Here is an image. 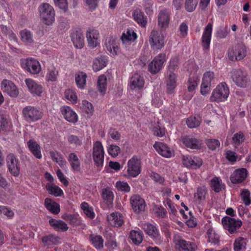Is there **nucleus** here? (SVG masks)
<instances>
[{"mask_svg":"<svg viewBox=\"0 0 251 251\" xmlns=\"http://www.w3.org/2000/svg\"><path fill=\"white\" fill-rule=\"evenodd\" d=\"M39 16L42 22L48 25H52L55 21V11L48 3H42L38 8Z\"/></svg>","mask_w":251,"mask_h":251,"instance_id":"nucleus-1","label":"nucleus"},{"mask_svg":"<svg viewBox=\"0 0 251 251\" xmlns=\"http://www.w3.org/2000/svg\"><path fill=\"white\" fill-rule=\"evenodd\" d=\"M22 115L24 120L28 123L37 122L42 119L43 113L35 106L28 105L22 110Z\"/></svg>","mask_w":251,"mask_h":251,"instance_id":"nucleus-2","label":"nucleus"},{"mask_svg":"<svg viewBox=\"0 0 251 251\" xmlns=\"http://www.w3.org/2000/svg\"><path fill=\"white\" fill-rule=\"evenodd\" d=\"M20 64L23 69L32 75L38 74L41 71L39 62L32 57L21 59Z\"/></svg>","mask_w":251,"mask_h":251,"instance_id":"nucleus-3","label":"nucleus"},{"mask_svg":"<svg viewBox=\"0 0 251 251\" xmlns=\"http://www.w3.org/2000/svg\"><path fill=\"white\" fill-rule=\"evenodd\" d=\"M145 233L149 235L155 244L160 245L163 243V238L161 236L156 224L145 223L142 226Z\"/></svg>","mask_w":251,"mask_h":251,"instance_id":"nucleus-4","label":"nucleus"},{"mask_svg":"<svg viewBox=\"0 0 251 251\" xmlns=\"http://www.w3.org/2000/svg\"><path fill=\"white\" fill-rule=\"evenodd\" d=\"M141 171V159L136 155L133 156L127 162L126 173L128 177H135Z\"/></svg>","mask_w":251,"mask_h":251,"instance_id":"nucleus-5","label":"nucleus"},{"mask_svg":"<svg viewBox=\"0 0 251 251\" xmlns=\"http://www.w3.org/2000/svg\"><path fill=\"white\" fill-rule=\"evenodd\" d=\"M164 39L162 33L155 30H152L149 39L151 48L154 50H160L164 46Z\"/></svg>","mask_w":251,"mask_h":251,"instance_id":"nucleus-6","label":"nucleus"},{"mask_svg":"<svg viewBox=\"0 0 251 251\" xmlns=\"http://www.w3.org/2000/svg\"><path fill=\"white\" fill-rule=\"evenodd\" d=\"M174 242L177 251H197L198 249L195 243L186 241L179 236H175Z\"/></svg>","mask_w":251,"mask_h":251,"instance_id":"nucleus-7","label":"nucleus"},{"mask_svg":"<svg viewBox=\"0 0 251 251\" xmlns=\"http://www.w3.org/2000/svg\"><path fill=\"white\" fill-rule=\"evenodd\" d=\"M93 159L98 167H102L103 165L104 151L101 143L96 141L93 144Z\"/></svg>","mask_w":251,"mask_h":251,"instance_id":"nucleus-8","label":"nucleus"},{"mask_svg":"<svg viewBox=\"0 0 251 251\" xmlns=\"http://www.w3.org/2000/svg\"><path fill=\"white\" fill-rule=\"evenodd\" d=\"M222 223L224 228L230 234H234L237 232L242 225V222L240 220L229 217H225L222 220Z\"/></svg>","mask_w":251,"mask_h":251,"instance_id":"nucleus-9","label":"nucleus"},{"mask_svg":"<svg viewBox=\"0 0 251 251\" xmlns=\"http://www.w3.org/2000/svg\"><path fill=\"white\" fill-rule=\"evenodd\" d=\"M246 49L245 45L239 44L234 48L228 50V57L231 61H237L243 59L246 55Z\"/></svg>","mask_w":251,"mask_h":251,"instance_id":"nucleus-10","label":"nucleus"},{"mask_svg":"<svg viewBox=\"0 0 251 251\" xmlns=\"http://www.w3.org/2000/svg\"><path fill=\"white\" fill-rule=\"evenodd\" d=\"M7 166L10 174L17 177L20 174V162L17 157L13 153L7 155L6 157Z\"/></svg>","mask_w":251,"mask_h":251,"instance_id":"nucleus-11","label":"nucleus"},{"mask_svg":"<svg viewBox=\"0 0 251 251\" xmlns=\"http://www.w3.org/2000/svg\"><path fill=\"white\" fill-rule=\"evenodd\" d=\"M166 60V55L164 53H160L155 57L149 65V70L151 74H156L163 67Z\"/></svg>","mask_w":251,"mask_h":251,"instance_id":"nucleus-12","label":"nucleus"},{"mask_svg":"<svg viewBox=\"0 0 251 251\" xmlns=\"http://www.w3.org/2000/svg\"><path fill=\"white\" fill-rule=\"evenodd\" d=\"M182 162L185 167L196 169L199 168L202 165V160L198 156L183 155Z\"/></svg>","mask_w":251,"mask_h":251,"instance_id":"nucleus-13","label":"nucleus"},{"mask_svg":"<svg viewBox=\"0 0 251 251\" xmlns=\"http://www.w3.org/2000/svg\"><path fill=\"white\" fill-rule=\"evenodd\" d=\"M170 15V12L166 9L159 11L157 17V22L158 25L160 28L166 29L169 27Z\"/></svg>","mask_w":251,"mask_h":251,"instance_id":"nucleus-14","label":"nucleus"},{"mask_svg":"<svg viewBox=\"0 0 251 251\" xmlns=\"http://www.w3.org/2000/svg\"><path fill=\"white\" fill-rule=\"evenodd\" d=\"M153 146L157 152L163 157L169 158L174 155V150L163 143L156 142Z\"/></svg>","mask_w":251,"mask_h":251,"instance_id":"nucleus-15","label":"nucleus"},{"mask_svg":"<svg viewBox=\"0 0 251 251\" xmlns=\"http://www.w3.org/2000/svg\"><path fill=\"white\" fill-rule=\"evenodd\" d=\"M1 90L12 97H16L19 91L15 85L9 79H3L1 82Z\"/></svg>","mask_w":251,"mask_h":251,"instance_id":"nucleus-16","label":"nucleus"},{"mask_svg":"<svg viewBox=\"0 0 251 251\" xmlns=\"http://www.w3.org/2000/svg\"><path fill=\"white\" fill-rule=\"evenodd\" d=\"M60 111L64 119L68 122L73 124L77 122V114L70 106L64 105L61 107Z\"/></svg>","mask_w":251,"mask_h":251,"instance_id":"nucleus-17","label":"nucleus"},{"mask_svg":"<svg viewBox=\"0 0 251 251\" xmlns=\"http://www.w3.org/2000/svg\"><path fill=\"white\" fill-rule=\"evenodd\" d=\"M248 175L247 170L245 168L236 169L230 176V180L232 183H240L244 181Z\"/></svg>","mask_w":251,"mask_h":251,"instance_id":"nucleus-18","label":"nucleus"},{"mask_svg":"<svg viewBox=\"0 0 251 251\" xmlns=\"http://www.w3.org/2000/svg\"><path fill=\"white\" fill-rule=\"evenodd\" d=\"M212 25L208 23L204 28L201 37V44L204 50H208L211 41Z\"/></svg>","mask_w":251,"mask_h":251,"instance_id":"nucleus-19","label":"nucleus"},{"mask_svg":"<svg viewBox=\"0 0 251 251\" xmlns=\"http://www.w3.org/2000/svg\"><path fill=\"white\" fill-rule=\"evenodd\" d=\"M130 202L133 210L137 213L144 211L145 208V202L143 199L138 195L132 196L130 198Z\"/></svg>","mask_w":251,"mask_h":251,"instance_id":"nucleus-20","label":"nucleus"},{"mask_svg":"<svg viewBox=\"0 0 251 251\" xmlns=\"http://www.w3.org/2000/svg\"><path fill=\"white\" fill-rule=\"evenodd\" d=\"M137 38L136 34L132 30H127L126 33H124L121 36V40L123 45L127 50H129L132 48L131 41Z\"/></svg>","mask_w":251,"mask_h":251,"instance_id":"nucleus-21","label":"nucleus"},{"mask_svg":"<svg viewBox=\"0 0 251 251\" xmlns=\"http://www.w3.org/2000/svg\"><path fill=\"white\" fill-rule=\"evenodd\" d=\"M88 46L91 48H96L99 44V32L96 29H89L86 34Z\"/></svg>","mask_w":251,"mask_h":251,"instance_id":"nucleus-22","label":"nucleus"},{"mask_svg":"<svg viewBox=\"0 0 251 251\" xmlns=\"http://www.w3.org/2000/svg\"><path fill=\"white\" fill-rule=\"evenodd\" d=\"M109 224L114 227H120L124 224V219L122 214L119 212H113L107 217Z\"/></svg>","mask_w":251,"mask_h":251,"instance_id":"nucleus-23","label":"nucleus"},{"mask_svg":"<svg viewBox=\"0 0 251 251\" xmlns=\"http://www.w3.org/2000/svg\"><path fill=\"white\" fill-rule=\"evenodd\" d=\"M104 45L107 51L112 56L117 55L120 52V48L117 45L115 40L112 37H108L106 38Z\"/></svg>","mask_w":251,"mask_h":251,"instance_id":"nucleus-24","label":"nucleus"},{"mask_svg":"<svg viewBox=\"0 0 251 251\" xmlns=\"http://www.w3.org/2000/svg\"><path fill=\"white\" fill-rule=\"evenodd\" d=\"M27 146L29 151L36 158L40 159L42 158L41 146L36 141L30 139L27 142Z\"/></svg>","mask_w":251,"mask_h":251,"instance_id":"nucleus-25","label":"nucleus"},{"mask_svg":"<svg viewBox=\"0 0 251 251\" xmlns=\"http://www.w3.org/2000/svg\"><path fill=\"white\" fill-rule=\"evenodd\" d=\"M101 197L108 207L112 206L114 199V194L110 188L107 187L102 189Z\"/></svg>","mask_w":251,"mask_h":251,"instance_id":"nucleus-26","label":"nucleus"},{"mask_svg":"<svg viewBox=\"0 0 251 251\" xmlns=\"http://www.w3.org/2000/svg\"><path fill=\"white\" fill-rule=\"evenodd\" d=\"M44 205L45 207L52 214H57L60 212L59 204L50 198H47L45 200Z\"/></svg>","mask_w":251,"mask_h":251,"instance_id":"nucleus-27","label":"nucleus"},{"mask_svg":"<svg viewBox=\"0 0 251 251\" xmlns=\"http://www.w3.org/2000/svg\"><path fill=\"white\" fill-rule=\"evenodd\" d=\"M108 57L103 55L99 56L93 60V68L95 72L100 71L107 65Z\"/></svg>","mask_w":251,"mask_h":251,"instance_id":"nucleus-28","label":"nucleus"},{"mask_svg":"<svg viewBox=\"0 0 251 251\" xmlns=\"http://www.w3.org/2000/svg\"><path fill=\"white\" fill-rule=\"evenodd\" d=\"M134 20L141 26L145 27L147 24V17L144 13L139 9L135 10L132 13Z\"/></svg>","mask_w":251,"mask_h":251,"instance_id":"nucleus-29","label":"nucleus"},{"mask_svg":"<svg viewBox=\"0 0 251 251\" xmlns=\"http://www.w3.org/2000/svg\"><path fill=\"white\" fill-rule=\"evenodd\" d=\"M72 41L74 46L77 49H81L84 45V36L82 33L77 31L72 33Z\"/></svg>","mask_w":251,"mask_h":251,"instance_id":"nucleus-30","label":"nucleus"},{"mask_svg":"<svg viewBox=\"0 0 251 251\" xmlns=\"http://www.w3.org/2000/svg\"><path fill=\"white\" fill-rule=\"evenodd\" d=\"M68 160L70 164L72 169L74 171H79L80 169V162L75 153H70L69 154Z\"/></svg>","mask_w":251,"mask_h":251,"instance_id":"nucleus-31","label":"nucleus"},{"mask_svg":"<svg viewBox=\"0 0 251 251\" xmlns=\"http://www.w3.org/2000/svg\"><path fill=\"white\" fill-rule=\"evenodd\" d=\"M50 155L52 161L57 163L61 168H66V161L61 153L56 151H50Z\"/></svg>","mask_w":251,"mask_h":251,"instance_id":"nucleus-32","label":"nucleus"},{"mask_svg":"<svg viewBox=\"0 0 251 251\" xmlns=\"http://www.w3.org/2000/svg\"><path fill=\"white\" fill-rule=\"evenodd\" d=\"M25 83L31 93L37 95H40L42 93V87L33 79H25Z\"/></svg>","mask_w":251,"mask_h":251,"instance_id":"nucleus-33","label":"nucleus"},{"mask_svg":"<svg viewBox=\"0 0 251 251\" xmlns=\"http://www.w3.org/2000/svg\"><path fill=\"white\" fill-rule=\"evenodd\" d=\"M182 142L187 147L192 149H199L201 147V143L199 140L188 136L182 138Z\"/></svg>","mask_w":251,"mask_h":251,"instance_id":"nucleus-34","label":"nucleus"},{"mask_svg":"<svg viewBox=\"0 0 251 251\" xmlns=\"http://www.w3.org/2000/svg\"><path fill=\"white\" fill-rule=\"evenodd\" d=\"M49 222L50 226L56 230L65 231L68 229L67 225L62 220L52 218L49 220Z\"/></svg>","mask_w":251,"mask_h":251,"instance_id":"nucleus-35","label":"nucleus"},{"mask_svg":"<svg viewBox=\"0 0 251 251\" xmlns=\"http://www.w3.org/2000/svg\"><path fill=\"white\" fill-rule=\"evenodd\" d=\"M129 238L133 244L136 245H140L143 241V234L142 232L138 230H132L130 232Z\"/></svg>","mask_w":251,"mask_h":251,"instance_id":"nucleus-36","label":"nucleus"},{"mask_svg":"<svg viewBox=\"0 0 251 251\" xmlns=\"http://www.w3.org/2000/svg\"><path fill=\"white\" fill-rule=\"evenodd\" d=\"M20 36L21 40L25 44H31L34 42L32 33L27 29L21 30Z\"/></svg>","mask_w":251,"mask_h":251,"instance_id":"nucleus-37","label":"nucleus"},{"mask_svg":"<svg viewBox=\"0 0 251 251\" xmlns=\"http://www.w3.org/2000/svg\"><path fill=\"white\" fill-rule=\"evenodd\" d=\"M247 240L243 237L237 238L234 244V251H245Z\"/></svg>","mask_w":251,"mask_h":251,"instance_id":"nucleus-38","label":"nucleus"},{"mask_svg":"<svg viewBox=\"0 0 251 251\" xmlns=\"http://www.w3.org/2000/svg\"><path fill=\"white\" fill-rule=\"evenodd\" d=\"M46 188L50 194L55 197L61 196L63 194V191L58 186L53 184L47 183Z\"/></svg>","mask_w":251,"mask_h":251,"instance_id":"nucleus-39","label":"nucleus"},{"mask_svg":"<svg viewBox=\"0 0 251 251\" xmlns=\"http://www.w3.org/2000/svg\"><path fill=\"white\" fill-rule=\"evenodd\" d=\"M82 109L85 116L90 118L94 113V108L91 103L86 100L82 101Z\"/></svg>","mask_w":251,"mask_h":251,"instance_id":"nucleus-40","label":"nucleus"},{"mask_svg":"<svg viewBox=\"0 0 251 251\" xmlns=\"http://www.w3.org/2000/svg\"><path fill=\"white\" fill-rule=\"evenodd\" d=\"M60 238L53 235H49L42 237V241L45 246H50L57 244Z\"/></svg>","mask_w":251,"mask_h":251,"instance_id":"nucleus-41","label":"nucleus"},{"mask_svg":"<svg viewBox=\"0 0 251 251\" xmlns=\"http://www.w3.org/2000/svg\"><path fill=\"white\" fill-rule=\"evenodd\" d=\"M67 140L70 145L77 148L82 145L83 138L75 135H70L68 136Z\"/></svg>","mask_w":251,"mask_h":251,"instance_id":"nucleus-42","label":"nucleus"},{"mask_svg":"<svg viewBox=\"0 0 251 251\" xmlns=\"http://www.w3.org/2000/svg\"><path fill=\"white\" fill-rule=\"evenodd\" d=\"M201 118L199 116H191L186 120V124L189 128H195L200 125Z\"/></svg>","mask_w":251,"mask_h":251,"instance_id":"nucleus-43","label":"nucleus"},{"mask_svg":"<svg viewBox=\"0 0 251 251\" xmlns=\"http://www.w3.org/2000/svg\"><path fill=\"white\" fill-rule=\"evenodd\" d=\"M91 241L94 247L97 249H101L103 247V240L101 236L91 235Z\"/></svg>","mask_w":251,"mask_h":251,"instance_id":"nucleus-44","label":"nucleus"},{"mask_svg":"<svg viewBox=\"0 0 251 251\" xmlns=\"http://www.w3.org/2000/svg\"><path fill=\"white\" fill-rule=\"evenodd\" d=\"M81 208L83 210L85 214L91 219L94 218L95 214L93 208L90 206L88 203L83 202L81 204Z\"/></svg>","mask_w":251,"mask_h":251,"instance_id":"nucleus-45","label":"nucleus"},{"mask_svg":"<svg viewBox=\"0 0 251 251\" xmlns=\"http://www.w3.org/2000/svg\"><path fill=\"white\" fill-rule=\"evenodd\" d=\"M145 84L144 79H133L129 83L132 90L138 91L143 88Z\"/></svg>","mask_w":251,"mask_h":251,"instance_id":"nucleus-46","label":"nucleus"},{"mask_svg":"<svg viewBox=\"0 0 251 251\" xmlns=\"http://www.w3.org/2000/svg\"><path fill=\"white\" fill-rule=\"evenodd\" d=\"M207 235L209 242L214 245H218L219 242V236L215 233L212 228H209L207 231Z\"/></svg>","mask_w":251,"mask_h":251,"instance_id":"nucleus-47","label":"nucleus"},{"mask_svg":"<svg viewBox=\"0 0 251 251\" xmlns=\"http://www.w3.org/2000/svg\"><path fill=\"white\" fill-rule=\"evenodd\" d=\"M232 140L234 147L237 148L238 146L244 142L245 140L244 135L242 132H239L233 135Z\"/></svg>","mask_w":251,"mask_h":251,"instance_id":"nucleus-48","label":"nucleus"},{"mask_svg":"<svg viewBox=\"0 0 251 251\" xmlns=\"http://www.w3.org/2000/svg\"><path fill=\"white\" fill-rule=\"evenodd\" d=\"M206 191L205 187H202L198 188L197 190V192L194 194V197L196 201L200 202L204 200Z\"/></svg>","mask_w":251,"mask_h":251,"instance_id":"nucleus-49","label":"nucleus"},{"mask_svg":"<svg viewBox=\"0 0 251 251\" xmlns=\"http://www.w3.org/2000/svg\"><path fill=\"white\" fill-rule=\"evenodd\" d=\"M65 97L66 99L73 103L75 104L77 103V97L76 93L71 89L66 90L65 92Z\"/></svg>","mask_w":251,"mask_h":251,"instance_id":"nucleus-50","label":"nucleus"},{"mask_svg":"<svg viewBox=\"0 0 251 251\" xmlns=\"http://www.w3.org/2000/svg\"><path fill=\"white\" fill-rule=\"evenodd\" d=\"M229 94V90L226 83H221V101L227 100Z\"/></svg>","mask_w":251,"mask_h":251,"instance_id":"nucleus-51","label":"nucleus"},{"mask_svg":"<svg viewBox=\"0 0 251 251\" xmlns=\"http://www.w3.org/2000/svg\"><path fill=\"white\" fill-rule=\"evenodd\" d=\"M251 193L247 189H244L241 193V197L243 203L246 206H249L251 204Z\"/></svg>","mask_w":251,"mask_h":251,"instance_id":"nucleus-52","label":"nucleus"},{"mask_svg":"<svg viewBox=\"0 0 251 251\" xmlns=\"http://www.w3.org/2000/svg\"><path fill=\"white\" fill-rule=\"evenodd\" d=\"M115 186L120 191L128 193L130 191V187L126 182L119 181L116 183Z\"/></svg>","mask_w":251,"mask_h":251,"instance_id":"nucleus-53","label":"nucleus"},{"mask_svg":"<svg viewBox=\"0 0 251 251\" xmlns=\"http://www.w3.org/2000/svg\"><path fill=\"white\" fill-rule=\"evenodd\" d=\"M153 211L156 216L159 218H164L167 214L166 209L161 206L154 205Z\"/></svg>","mask_w":251,"mask_h":251,"instance_id":"nucleus-54","label":"nucleus"},{"mask_svg":"<svg viewBox=\"0 0 251 251\" xmlns=\"http://www.w3.org/2000/svg\"><path fill=\"white\" fill-rule=\"evenodd\" d=\"M106 80L107 79H98V88L101 95H104L105 94L107 88Z\"/></svg>","mask_w":251,"mask_h":251,"instance_id":"nucleus-55","label":"nucleus"},{"mask_svg":"<svg viewBox=\"0 0 251 251\" xmlns=\"http://www.w3.org/2000/svg\"><path fill=\"white\" fill-rule=\"evenodd\" d=\"M198 4V0H186L185 7L186 10L189 12L193 11Z\"/></svg>","mask_w":251,"mask_h":251,"instance_id":"nucleus-56","label":"nucleus"},{"mask_svg":"<svg viewBox=\"0 0 251 251\" xmlns=\"http://www.w3.org/2000/svg\"><path fill=\"white\" fill-rule=\"evenodd\" d=\"M55 5L65 12L68 10V4L67 0H53Z\"/></svg>","mask_w":251,"mask_h":251,"instance_id":"nucleus-57","label":"nucleus"},{"mask_svg":"<svg viewBox=\"0 0 251 251\" xmlns=\"http://www.w3.org/2000/svg\"><path fill=\"white\" fill-rule=\"evenodd\" d=\"M210 187L215 192H220V181L218 177H214L210 180Z\"/></svg>","mask_w":251,"mask_h":251,"instance_id":"nucleus-58","label":"nucleus"},{"mask_svg":"<svg viewBox=\"0 0 251 251\" xmlns=\"http://www.w3.org/2000/svg\"><path fill=\"white\" fill-rule=\"evenodd\" d=\"M210 90V82L208 79H203L201 86V93L204 95L208 93Z\"/></svg>","mask_w":251,"mask_h":251,"instance_id":"nucleus-59","label":"nucleus"},{"mask_svg":"<svg viewBox=\"0 0 251 251\" xmlns=\"http://www.w3.org/2000/svg\"><path fill=\"white\" fill-rule=\"evenodd\" d=\"M120 151V148L117 145H111L107 149V151L109 155L112 157H116Z\"/></svg>","mask_w":251,"mask_h":251,"instance_id":"nucleus-60","label":"nucleus"},{"mask_svg":"<svg viewBox=\"0 0 251 251\" xmlns=\"http://www.w3.org/2000/svg\"><path fill=\"white\" fill-rule=\"evenodd\" d=\"M210 100L217 103L220 102V86L219 85L213 90L210 97Z\"/></svg>","mask_w":251,"mask_h":251,"instance_id":"nucleus-61","label":"nucleus"},{"mask_svg":"<svg viewBox=\"0 0 251 251\" xmlns=\"http://www.w3.org/2000/svg\"><path fill=\"white\" fill-rule=\"evenodd\" d=\"M154 135L156 136L162 137L165 135V130L164 127H162L159 125L154 126L152 129Z\"/></svg>","mask_w":251,"mask_h":251,"instance_id":"nucleus-62","label":"nucleus"},{"mask_svg":"<svg viewBox=\"0 0 251 251\" xmlns=\"http://www.w3.org/2000/svg\"><path fill=\"white\" fill-rule=\"evenodd\" d=\"M226 158L230 162H234L238 158L236 153L230 150L227 151L226 153Z\"/></svg>","mask_w":251,"mask_h":251,"instance_id":"nucleus-63","label":"nucleus"},{"mask_svg":"<svg viewBox=\"0 0 251 251\" xmlns=\"http://www.w3.org/2000/svg\"><path fill=\"white\" fill-rule=\"evenodd\" d=\"M108 136L115 141H118L120 139L121 134L116 129L110 128L108 133Z\"/></svg>","mask_w":251,"mask_h":251,"instance_id":"nucleus-64","label":"nucleus"}]
</instances>
